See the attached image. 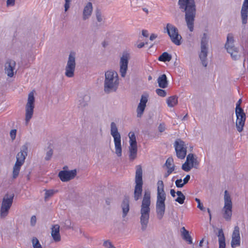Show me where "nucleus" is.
Instances as JSON below:
<instances>
[{
  "label": "nucleus",
  "mask_w": 248,
  "mask_h": 248,
  "mask_svg": "<svg viewBox=\"0 0 248 248\" xmlns=\"http://www.w3.org/2000/svg\"><path fill=\"white\" fill-rule=\"evenodd\" d=\"M179 5L180 8L185 12V20L188 29L193 31L196 12L194 0H179Z\"/></svg>",
  "instance_id": "1"
},
{
  "label": "nucleus",
  "mask_w": 248,
  "mask_h": 248,
  "mask_svg": "<svg viewBox=\"0 0 248 248\" xmlns=\"http://www.w3.org/2000/svg\"><path fill=\"white\" fill-rule=\"evenodd\" d=\"M151 205V193L149 190L144 191L143 198L142 201L141 208L140 210V223L142 231H145L149 223L150 206Z\"/></svg>",
  "instance_id": "2"
},
{
  "label": "nucleus",
  "mask_w": 248,
  "mask_h": 248,
  "mask_svg": "<svg viewBox=\"0 0 248 248\" xmlns=\"http://www.w3.org/2000/svg\"><path fill=\"white\" fill-rule=\"evenodd\" d=\"M157 199L155 205V210L157 217L161 220L163 217L165 211V202L166 195L164 189V183L162 180H159L157 183Z\"/></svg>",
  "instance_id": "3"
},
{
  "label": "nucleus",
  "mask_w": 248,
  "mask_h": 248,
  "mask_svg": "<svg viewBox=\"0 0 248 248\" xmlns=\"http://www.w3.org/2000/svg\"><path fill=\"white\" fill-rule=\"evenodd\" d=\"M104 91L106 93L116 92L119 87L120 81L118 73L114 70L105 72Z\"/></svg>",
  "instance_id": "4"
},
{
  "label": "nucleus",
  "mask_w": 248,
  "mask_h": 248,
  "mask_svg": "<svg viewBox=\"0 0 248 248\" xmlns=\"http://www.w3.org/2000/svg\"><path fill=\"white\" fill-rule=\"evenodd\" d=\"M28 146L27 144H24L20 149V151L16 156V162L13 167V177L16 178L18 175L21 166L24 164L28 155Z\"/></svg>",
  "instance_id": "5"
},
{
  "label": "nucleus",
  "mask_w": 248,
  "mask_h": 248,
  "mask_svg": "<svg viewBox=\"0 0 248 248\" xmlns=\"http://www.w3.org/2000/svg\"><path fill=\"white\" fill-rule=\"evenodd\" d=\"M209 37L207 33H204L201 38L200 42V50L199 52V57L202 65L206 67L208 64L207 55L208 53Z\"/></svg>",
  "instance_id": "6"
},
{
  "label": "nucleus",
  "mask_w": 248,
  "mask_h": 248,
  "mask_svg": "<svg viewBox=\"0 0 248 248\" xmlns=\"http://www.w3.org/2000/svg\"><path fill=\"white\" fill-rule=\"evenodd\" d=\"M110 134L114 139L115 153L117 156L121 157L122 155V147L121 135L118 131L116 124L111 122L110 124Z\"/></svg>",
  "instance_id": "7"
},
{
  "label": "nucleus",
  "mask_w": 248,
  "mask_h": 248,
  "mask_svg": "<svg viewBox=\"0 0 248 248\" xmlns=\"http://www.w3.org/2000/svg\"><path fill=\"white\" fill-rule=\"evenodd\" d=\"M136 168V185L134 188V199L135 201H138L141 197L142 191V170L140 165L137 166Z\"/></svg>",
  "instance_id": "8"
},
{
  "label": "nucleus",
  "mask_w": 248,
  "mask_h": 248,
  "mask_svg": "<svg viewBox=\"0 0 248 248\" xmlns=\"http://www.w3.org/2000/svg\"><path fill=\"white\" fill-rule=\"evenodd\" d=\"M164 32H166L171 42L177 46L181 44L182 36L179 33L178 29L173 25L168 23L165 28Z\"/></svg>",
  "instance_id": "9"
},
{
  "label": "nucleus",
  "mask_w": 248,
  "mask_h": 248,
  "mask_svg": "<svg viewBox=\"0 0 248 248\" xmlns=\"http://www.w3.org/2000/svg\"><path fill=\"white\" fill-rule=\"evenodd\" d=\"M242 100L240 99L236 104L235 114L236 116V126L237 130L242 131L246 121V115L243 109L240 107Z\"/></svg>",
  "instance_id": "10"
},
{
  "label": "nucleus",
  "mask_w": 248,
  "mask_h": 248,
  "mask_svg": "<svg viewBox=\"0 0 248 248\" xmlns=\"http://www.w3.org/2000/svg\"><path fill=\"white\" fill-rule=\"evenodd\" d=\"M224 205L222 209L223 217L226 220L230 221L232 216V203L227 190L224 192Z\"/></svg>",
  "instance_id": "11"
},
{
  "label": "nucleus",
  "mask_w": 248,
  "mask_h": 248,
  "mask_svg": "<svg viewBox=\"0 0 248 248\" xmlns=\"http://www.w3.org/2000/svg\"><path fill=\"white\" fill-rule=\"evenodd\" d=\"M35 98L33 92L28 94L27 103L25 106V124L28 125L32 118L34 108Z\"/></svg>",
  "instance_id": "12"
},
{
  "label": "nucleus",
  "mask_w": 248,
  "mask_h": 248,
  "mask_svg": "<svg viewBox=\"0 0 248 248\" xmlns=\"http://www.w3.org/2000/svg\"><path fill=\"white\" fill-rule=\"evenodd\" d=\"M76 53L74 51L70 52L65 68V75L68 78H72L74 76L76 65Z\"/></svg>",
  "instance_id": "13"
},
{
  "label": "nucleus",
  "mask_w": 248,
  "mask_h": 248,
  "mask_svg": "<svg viewBox=\"0 0 248 248\" xmlns=\"http://www.w3.org/2000/svg\"><path fill=\"white\" fill-rule=\"evenodd\" d=\"M14 195H9L6 194L2 201L1 206L0 208V217L4 218L6 217L9 213V210L11 207L13 201Z\"/></svg>",
  "instance_id": "14"
},
{
  "label": "nucleus",
  "mask_w": 248,
  "mask_h": 248,
  "mask_svg": "<svg viewBox=\"0 0 248 248\" xmlns=\"http://www.w3.org/2000/svg\"><path fill=\"white\" fill-rule=\"evenodd\" d=\"M174 147L177 157L180 159H184L187 152L185 142L181 139H177L174 143Z\"/></svg>",
  "instance_id": "15"
},
{
  "label": "nucleus",
  "mask_w": 248,
  "mask_h": 248,
  "mask_svg": "<svg viewBox=\"0 0 248 248\" xmlns=\"http://www.w3.org/2000/svg\"><path fill=\"white\" fill-rule=\"evenodd\" d=\"M130 59V55L127 52H124L120 60V73L121 76L124 78L128 69V64Z\"/></svg>",
  "instance_id": "16"
},
{
  "label": "nucleus",
  "mask_w": 248,
  "mask_h": 248,
  "mask_svg": "<svg viewBox=\"0 0 248 248\" xmlns=\"http://www.w3.org/2000/svg\"><path fill=\"white\" fill-rule=\"evenodd\" d=\"M77 171L76 169L71 170H61L59 172L58 176L62 182H68L74 179L76 176Z\"/></svg>",
  "instance_id": "17"
},
{
  "label": "nucleus",
  "mask_w": 248,
  "mask_h": 248,
  "mask_svg": "<svg viewBox=\"0 0 248 248\" xmlns=\"http://www.w3.org/2000/svg\"><path fill=\"white\" fill-rule=\"evenodd\" d=\"M148 94H145L141 95L140 103L139 104L137 108V113L138 117H141L142 115L146 106V103L148 102Z\"/></svg>",
  "instance_id": "18"
},
{
  "label": "nucleus",
  "mask_w": 248,
  "mask_h": 248,
  "mask_svg": "<svg viewBox=\"0 0 248 248\" xmlns=\"http://www.w3.org/2000/svg\"><path fill=\"white\" fill-rule=\"evenodd\" d=\"M240 245V236L239 228L236 226L234 227L233 232L232 234L231 247L235 248Z\"/></svg>",
  "instance_id": "19"
},
{
  "label": "nucleus",
  "mask_w": 248,
  "mask_h": 248,
  "mask_svg": "<svg viewBox=\"0 0 248 248\" xmlns=\"http://www.w3.org/2000/svg\"><path fill=\"white\" fill-rule=\"evenodd\" d=\"M93 11V4L88 2L84 6L82 11V19L83 20H86L90 18Z\"/></svg>",
  "instance_id": "20"
},
{
  "label": "nucleus",
  "mask_w": 248,
  "mask_h": 248,
  "mask_svg": "<svg viewBox=\"0 0 248 248\" xmlns=\"http://www.w3.org/2000/svg\"><path fill=\"white\" fill-rule=\"evenodd\" d=\"M241 17L243 24L247 23L248 18V0H244L241 10Z\"/></svg>",
  "instance_id": "21"
},
{
  "label": "nucleus",
  "mask_w": 248,
  "mask_h": 248,
  "mask_svg": "<svg viewBox=\"0 0 248 248\" xmlns=\"http://www.w3.org/2000/svg\"><path fill=\"white\" fill-rule=\"evenodd\" d=\"M16 66V62L14 60H8L5 64V71L7 76L10 78L14 74V70Z\"/></svg>",
  "instance_id": "22"
},
{
  "label": "nucleus",
  "mask_w": 248,
  "mask_h": 248,
  "mask_svg": "<svg viewBox=\"0 0 248 248\" xmlns=\"http://www.w3.org/2000/svg\"><path fill=\"white\" fill-rule=\"evenodd\" d=\"M234 38L232 33H229L227 37V41L225 44V48L227 51H231L232 50H236L237 47L234 46Z\"/></svg>",
  "instance_id": "23"
},
{
  "label": "nucleus",
  "mask_w": 248,
  "mask_h": 248,
  "mask_svg": "<svg viewBox=\"0 0 248 248\" xmlns=\"http://www.w3.org/2000/svg\"><path fill=\"white\" fill-rule=\"evenodd\" d=\"M51 234L55 242H57L61 240L60 226L59 225L56 224L52 226Z\"/></svg>",
  "instance_id": "24"
},
{
  "label": "nucleus",
  "mask_w": 248,
  "mask_h": 248,
  "mask_svg": "<svg viewBox=\"0 0 248 248\" xmlns=\"http://www.w3.org/2000/svg\"><path fill=\"white\" fill-rule=\"evenodd\" d=\"M121 207L123 211L122 217L124 218L127 216L129 211V202L128 199L125 198L124 199Z\"/></svg>",
  "instance_id": "25"
},
{
  "label": "nucleus",
  "mask_w": 248,
  "mask_h": 248,
  "mask_svg": "<svg viewBox=\"0 0 248 248\" xmlns=\"http://www.w3.org/2000/svg\"><path fill=\"white\" fill-rule=\"evenodd\" d=\"M186 160L193 168H197L199 165V162L193 154H189L186 156Z\"/></svg>",
  "instance_id": "26"
},
{
  "label": "nucleus",
  "mask_w": 248,
  "mask_h": 248,
  "mask_svg": "<svg viewBox=\"0 0 248 248\" xmlns=\"http://www.w3.org/2000/svg\"><path fill=\"white\" fill-rule=\"evenodd\" d=\"M181 235L183 239L186 241L189 244H192V240L189 232L184 227L181 229Z\"/></svg>",
  "instance_id": "27"
},
{
  "label": "nucleus",
  "mask_w": 248,
  "mask_h": 248,
  "mask_svg": "<svg viewBox=\"0 0 248 248\" xmlns=\"http://www.w3.org/2000/svg\"><path fill=\"white\" fill-rule=\"evenodd\" d=\"M157 83L159 87L165 88L168 86V81L166 75L163 74L159 76L157 78Z\"/></svg>",
  "instance_id": "28"
},
{
  "label": "nucleus",
  "mask_w": 248,
  "mask_h": 248,
  "mask_svg": "<svg viewBox=\"0 0 248 248\" xmlns=\"http://www.w3.org/2000/svg\"><path fill=\"white\" fill-rule=\"evenodd\" d=\"M219 248H225V238L222 230H219L218 233Z\"/></svg>",
  "instance_id": "29"
},
{
  "label": "nucleus",
  "mask_w": 248,
  "mask_h": 248,
  "mask_svg": "<svg viewBox=\"0 0 248 248\" xmlns=\"http://www.w3.org/2000/svg\"><path fill=\"white\" fill-rule=\"evenodd\" d=\"M137 146H129V157L131 161L134 160L137 157Z\"/></svg>",
  "instance_id": "30"
},
{
  "label": "nucleus",
  "mask_w": 248,
  "mask_h": 248,
  "mask_svg": "<svg viewBox=\"0 0 248 248\" xmlns=\"http://www.w3.org/2000/svg\"><path fill=\"white\" fill-rule=\"evenodd\" d=\"M167 103L169 107H173L178 103V98L176 96H171L167 99Z\"/></svg>",
  "instance_id": "31"
},
{
  "label": "nucleus",
  "mask_w": 248,
  "mask_h": 248,
  "mask_svg": "<svg viewBox=\"0 0 248 248\" xmlns=\"http://www.w3.org/2000/svg\"><path fill=\"white\" fill-rule=\"evenodd\" d=\"M96 18L98 22L100 24H104L106 22L105 16L102 14L100 10H97L95 12Z\"/></svg>",
  "instance_id": "32"
},
{
  "label": "nucleus",
  "mask_w": 248,
  "mask_h": 248,
  "mask_svg": "<svg viewBox=\"0 0 248 248\" xmlns=\"http://www.w3.org/2000/svg\"><path fill=\"white\" fill-rule=\"evenodd\" d=\"M165 166L167 168V170L170 169L171 171H173L175 169V165L173 164V159L172 157H169L165 164Z\"/></svg>",
  "instance_id": "33"
},
{
  "label": "nucleus",
  "mask_w": 248,
  "mask_h": 248,
  "mask_svg": "<svg viewBox=\"0 0 248 248\" xmlns=\"http://www.w3.org/2000/svg\"><path fill=\"white\" fill-rule=\"evenodd\" d=\"M128 136L129 138V146H137L136 138L135 133L133 132H130L128 134Z\"/></svg>",
  "instance_id": "34"
},
{
  "label": "nucleus",
  "mask_w": 248,
  "mask_h": 248,
  "mask_svg": "<svg viewBox=\"0 0 248 248\" xmlns=\"http://www.w3.org/2000/svg\"><path fill=\"white\" fill-rule=\"evenodd\" d=\"M171 59V56L167 52H163L158 58V60L161 62H169Z\"/></svg>",
  "instance_id": "35"
},
{
  "label": "nucleus",
  "mask_w": 248,
  "mask_h": 248,
  "mask_svg": "<svg viewBox=\"0 0 248 248\" xmlns=\"http://www.w3.org/2000/svg\"><path fill=\"white\" fill-rule=\"evenodd\" d=\"M45 191L44 199L46 201H47L50 197L53 196L58 191L54 189H49L45 190Z\"/></svg>",
  "instance_id": "36"
},
{
  "label": "nucleus",
  "mask_w": 248,
  "mask_h": 248,
  "mask_svg": "<svg viewBox=\"0 0 248 248\" xmlns=\"http://www.w3.org/2000/svg\"><path fill=\"white\" fill-rule=\"evenodd\" d=\"M193 168L187 160L182 165V169L186 172L190 171Z\"/></svg>",
  "instance_id": "37"
},
{
  "label": "nucleus",
  "mask_w": 248,
  "mask_h": 248,
  "mask_svg": "<svg viewBox=\"0 0 248 248\" xmlns=\"http://www.w3.org/2000/svg\"><path fill=\"white\" fill-rule=\"evenodd\" d=\"M230 54L232 58L234 60H237L238 59L239 56L238 55V48L236 50H234L231 51H227Z\"/></svg>",
  "instance_id": "38"
},
{
  "label": "nucleus",
  "mask_w": 248,
  "mask_h": 248,
  "mask_svg": "<svg viewBox=\"0 0 248 248\" xmlns=\"http://www.w3.org/2000/svg\"><path fill=\"white\" fill-rule=\"evenodd\" d=\"M33 248H42L38 239L36 237H33L31 240Z\"/></svg>",
  "instance_id": "39"
},
{
  "label": "nucleus",
  "mask_w": 248,
  "mask_h": 248,
  "mask_svg": "<svg viewBox=\"0 0 248 248\" xmlns=\"http://www.w3.org/2000/svg\"><path fill=\"white\" fill-rule=\"evenodd\" d=\"M155 92L158 95L161 97H165L167 94L166 91L161 89H156Z\"/></svg>",
  "instance_id": "40"
},
{
  "label": "nucleus",
  "mask_w": 248,
  "mask_h": 248,
  "mask_svg": "<svg viewBox=\"0 0 248 248\" xmlns=\"http://www.w3.org/2000/svg\"><path fill=\"white\" fill-rule=\"evenodd\" d=\"M103 245L105 248H115L112 243L109 240L105 241Z\"/></svg>",
  "instance_id": "41"
},
{
  "label": "nucleus",
  "mask_w": 248,
  "mask_h": 248,
  "mask_svg": "<svg viewBox=\"0 0 248 248\" xmlns=\"http://www.w3.org/2000/svg\"><path fill=\"white\" fill-rule=\"evenodd\" d=\"M72 0H64V11L67 12L70 8Z\"/></svg>",
  "instance_id": "42"
},
{
  "label": "nucleus",
  "mask_w": 248,
  "mask_h": 248,
  "mask_svg": "<svg viewBox=\"0 0 248 248\" xmlns=\"http://www.w3.org/2000/svg\"><path fill=\"white\" fill-rule=\"evenodd\" d=\"M53 155V150L52 149H49L48 151H47L46 153V155L45 156L46 160H49L52 156Z\"/></svg>",
  "instance_id": "43"
},
{
  "label": "nucleus",
  "mask_w": 248,
  "mask_h": 248,
  "mask_svg": "<svg viewBox=\"0 0 248 248\" xmlns=\"http://www.w3.org/2000/svg\"><path fill=\"white\" fill-rule=\"evenodd\" d=\"M195 201L197 202L198 203V206H197V207L198 208H199L202 211H204L205 210V208L204 207H203V205L202 203H201V201L199 199L196 198H195Z\"/></svg>",
  "instance_id": "44"
},
{
  "label": "nucleus",
  "mask_w": 248,
  "mask_h": 248,
  "mask_svg": "<svg viewBox=\"0 0 248 248\" xmlns=\"http://www.w3.org/2000/svg\"><path fill=\"white\" fill-rule=\"evenodd\" d=\"M16 129H12L10 131V136L11 140H14L16 139Z\"/></svg>",
  "instance_id": "45"
},
{
  "label": "nucleus",
  "mask_w": 248,
  "mask_h": 248,
  "mask_svg": "<svg viewBox=\"0 0 248 248\" xmlns=\"http://www.w3.org/2000/svg\"><path fill=\"white\" fill-rule=\"evenodd\" d=\"M185 196H178V197L175 199V201L178 202L179 203L182 204L184 203V201L185 200Z\"/></svg>",
  "instance_id": "46"
},
{
  "label": "nucleus",
  "mask_w": 248,
  "mask_h": 248,
  "mask_svg": "<svg viewBox=\"0 0 248 248\" xmlns=\"http://www.w3.org/2000/svg\"><path fill=\"white\" fill-rule=\"evenodd\" d=\"M175 185L177 187H182L185 185L183 184V181L181 179H177L175 181Z\"/></svg>",
  "instance_id": "47"
},
{
  "label": "nucleus",
  "mask_w": 248,
  "mask_h": 248,
  "mask_svg": "<svg viewBox=\"0 0 248 248\" xmlns=\"http://www.w3.org/2000/svg\"><path fill=\"white\" fill-rule=\"evenodd\" d=\"M158 131L160 132H163L165 131V130L166 129L165 124L164 123L160 124L158 126Z\"/></svg>",
  "instance_id": "48"
},
{
  "label": "nucleus",
  "mask_w": 248,
  "mask_h": 248,
  "mask_svg": "<svg viewBox=\"0 0 248 248\" xmlns=\"http://www.w3.org/2000/svg\"><path fill=\"white\" fill-rule=\"evenodd\" d=\"M36 222V218L35 216H32L31 219V226H34Z\"/></svg>",
  "instance_id": "49"
},
{
  "label": "nucleus",
  "mask_w": 248,
  "mask_h": 248,
  "mask_svg": "<svg viewBox=\"0 0 248 248\" xmlns=\"http://www.w3.org/2000/svg\"><path fill=\"white\" fill-rule=\"evenodd\" d=\"M190 178V176L189 175H187L185 177V178L184 179V180H183V184L184 185L186 184L188 182V181L189 180Z\"/></svg>",
  "instance_id": "50"
},
{
  "label": "nucleus",
  "mask_w": 248,
  "mask_h": 248,
  "mask_svg": "<svg viewBox=\"0 0 248 248\" xmlns=\"http://www.w3.org/2000/svg\"><path fill=\"white\" fill-rule=\"evenodd\" d=\"M15 0H7V6H13L15 4Z\"/></svg>",
  "instance_id": "51"
},
{
  "label": "nucleus",
  "mask_w": 248,
  "mask_h": 248,
  "mask_svg": "<svg viewBox=\"0 0 248 248\" xmlns=\"http://www.w3.org/2000/svg\"><path fill=\"white\" fill-rule=\"evenodd\" d=\"M157 37V34H154V33H152L150 35V40L151 41H153L155 39H156Z\"/></svg>",
  "instance_id": "52"
},
{
  "label": "nucleus",
  "mask_w": 248,
  "mask_h": 248,
  "mask_svg": "<svg viewBox=\"0 0 248 248\" xmlns=\"http://www.w3.org/2000/svg\"><path fill=\"white\" fill-rule=\"evenodd\" d=\"M173 171H171V170L170 169V170H167V172H166L164 174V177L165 178L168 177Z\"/></svg>",
  "instance_id": "53"
},
{
  "label": "nucleus",
  "mask_w": 248,
  "mask_h": 248,
  "mask_svg": "<svg viewBox=\"0 0 248 248\" xmlns=\"http://www.w3.org/2000/svg\"><path fill=\"white\" fill-rule=\"evenodd\" d=\"M142 35L144 37H148V32L147 30H143L142 31Z\"/></svg>",
  "instance_id": "54"
},
{
  "label": "nucleus",
  "mask_w": 248,
  "mask_h": 248,
  "mask_svg": "<svg viewBox=\"0 0 248 248\" xmlns=\"http://www.w3.org/2000/svg\"><path fill=\"white\" fill-rule=\"evenodd\" d=\"M144 45H145L144 43L141 42L137 45V47L139 48H141L144 46Z\"/></svg>",
  "instance_id": "55"
},
{
  "label": "nucleus",
  "mask_w": 248,
  "mask_h": 248,
  "mask_svg": "<svg viewBox=\"0 0 248 248\" xmlns=\"http://www.w3.org/2000/svg\"><path fill=\"white\" fill-rule=\"evenodd\" d=\"M175 193H176V192L175 191V190L174 189H170V194L172 197H175Z\"/></svg>",
  "instance_id": "56"
},
{
  "label": "nucleus",
  "mask_w": 248,
  "mask_h": 248,
  "mask_svg": "<svg viewBox=\"0 0 248 248\" xmlns=\"http://www.w3.org/2000/svg\"><path fill=\"white\" fill-rule=\"evenodd\" d=\"M176 194L178 196H185L181 191H178L176 192Z\"/></svg>",
  "instance_id": "57"
},
{
  "label": "nucleus",
  "mask_w": 248,
  "mask_h": 248,
  "mask_svg": "<svg viewBox=\"0 0 248 248\" xmlns=\"http://www.w3.org/2000/svg\"><path fill=\"white\" fill-rule=\"evenodd\" d=\"M207 212H208V213L209 214L210 219L211 220L212 216H211V211L209 208H207Z\"/></svg>",
  "instance_id": "58"
},
{
  "label": "nucleus",
  "mask_w": 248,
  "mask_h": 248,
  "mask_svg": "<svg viewBox=\"0 0 248 248\" xmlns=\"http://www.w3.org/2000/svg\"><path fill=\"white\" fill-rule=\"evenodd\" d=\"M204 241V239H202L200 241V243H199V246L200 247H202V243Z\"/></svg>",
  "instance_id": "59"
},
{
  "label": "nucleus",
  "mask_w": 248,
  "mask_h": 248,
  "mask_svg": "<svg viewBox=\"0 0 248 248\" xmlns=\"http://www.w3.org/2000/svg\"><path fill=\"white\" fill-rule=\"evenodd\" d=\"M80 105L81 107H85L87 105V103L84 102V103H83V104L80 103Z\"/></svg>",
  "instance_id": "60"
},
{
  "label": "nucleus",
  "mask_w": 248,
  "mask_h": 248,
  "mask_svg": "<svg viewBox=\"0 0 248 248\" xmlns=\"http://www.w3.org/2000/svg\"><path fill=\"white\" fill-rule=\"evenodd\" d=\"M143 10L144 11H145L146 13H148V10L147 9H146V8H144Z\"/></svg>",
  "instance_id": "61"
},
{
  "label": "nucleus",
  "mask_w": 248,
  "mask_h": 248,
  "mask_svg": "<svg viewBox=\"0 0 248 248\" xmlns=\"http://www.w3.org/2000/svg\"><path fill=\"white\" fill-rule=\"evenodd\" d=\"M186 116H187V114H186L185 116H184L182 120H184L185 119V118L186 117Z\"/></svg>",
  "instance_id": "62"
},
{
  "label": "nucleus",
  "mask_w": 248,
  "mask_h": 248,
  "mask_svg": "<svg viewBox=\"0 0 248 248\" xmlns=\"http://www.w3.org/2000/svg\"><path fill=\"white\" fill-rule=\"evenodd\" d=\"M151 79H152V77H151V76H149V77H148V80H151Z\"/></svg>",
  "instance_id": "63"
},
{
  "label": "nucleus",
  "mask_w": 248,
  "mask_h": 248,
  "mask_svg": "<svg viewBox=\"0 0 248 248\" xmlns=\"http://www.w3.org/2000/svg\"><path fill=\"white\" fill-rule=\"evenodd\" d=\"M66 168H67V167H63V169H65Z\"/></svg>",
  "instance_id": "64"
}]
</instances>
